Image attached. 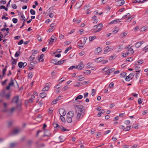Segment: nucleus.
Returning <instances> with one entry per match:
<instances>
[{
    "label": "nucleus",
    "mask_w": 148,
    "mask_h": 148,
    "mask_svg": "<svg viewBox=\"0 0 148 148\" xmlns=\"http://www.w3.org/2000/svg\"><path fill=\"white\" fill-rule=\"evenodd\" d=\"M143 1H141L140 0H135L133 2V3H142L143 2Z\"/></svg>",
    "instance_id": "nucleus-49"
},
{
    "label": "nucleus",
    "mask_w": 148,
    "mask_h": 148,
    "mask_svg": "<svg viewBox=\"0 0 148 148\" xmlns=\"http://www.w3.org/2000/svg\"><path fill=\"white\" fill-rule=\"evenodd\" d=\"M111 132L110 130H108L105 131L104 133V134L105 135H106L109 133Z\"/></svg>",
    "instance_id": "nucleus-64"
},
{
    "label": "nucleus",
    "mask_w": 148,
    "mask_h": 148,
    "mask_svg": "<svg viewBox=\"0 0 148 148\" xmlns=\"http://www.w3.org/2000/svg\"><path fill=\"white\" fill-rule=\"evenodd\" d=\"M69 88V87L68 86H65L63 88L62 90L63 91H65V90H67Z\"/></svg>",
    "instance_id": "nucleus-61"
},
{
    "label": "nucleus",
    "mask_w": 148,
    "mask_h": 148,
    "mask_svg": "<svg viewBox=\"0 0 148 148\" xmlns=\"http://www.w3.org/2000/svg\"><path fill=\"white\" fill-rule=\"evenodd\" d=\"M73 111H70L67 114L66 116L67 117L72 118L73 116Z\"/></svg>",
    "instance_id": "nucleus-12"
},
{
    "label": "nucleus",
    "mask_w": 148,
    "mask_h": 148,
    "mask_svg": "<svg viewBox=\"0 0 148 148\" xmlns=\"http://www.w3.org/2000/svg\"><path fill=\"white\" fill-rule=\"evenodd\" d=\"M126 73L125 72H123L120 74V76L121 77H124L126 75Z\"/></svg>",
    "instance_id": "nucleus-48"
},
{
    "label": "nucleus",
    "mask_w": 148,
    "mask_h": 148,
    "mask_svg": "<svg viewBox=\"0 0 148 148\" xmlns=\"http://www.w3.org/2000/svg\"><path fill=\"white\" fill-rule=\"evenodd\" d=\"M14 82L12 79H11L10 82L9 83L8 85L11 86L14 85Z\"/></svg>",
    "instance_id": "nucleus-38"
},
{
    "label": "nucleus",
    "mask_w": 148,
    "mask_h": 148,
    "mask_svg": "<svg viewBox=\"0 0 148 148\" xmlns=\"http://www.w3.org/2000/svg\"><path fill=\"white\" fill-rule=\"evenodd\" d=\"M96 38L95 36H90L89 38L90 41H91L95 39Z\"/></svg>",
    "instance_id": "nucleus-16"
},
{
    "label": "nucleus",
    "mask_w": 148,
    "mask_h": 148,
    "mask_svg": "<svg viewBox=\"0 0 148 148\" xmlns=\"http://www.w3.org/2000/svg\"><path fill=\"white\" fill-rule=\"evenodd\" d=\"M53 127H59L60 128V126L58 125V123L57 122H54L53 123Z\"/></svg>",
    "instance_id": "nucleus-28"
},
{
    "label": "nucleus",
    "mask_w": 148,
    "mask_h": 148,
    "mask_svg": "<svg viewBox=\"0 0 148 148\" xmlns=\"http://www.w3.org/2000/svg\"><path fill=\"white\" fill-rule=\"evenodd\" d=\"M51 133L50 131L48 130L45 131L44 136H51Z\"/></svg>",
    "instance_id": "nucleus-11"
},
{
    "label": "nucleus",
    "mask_w": 148,
    "mask_h": 148,
    "mask_svg": "<svg viewBox=\"0 0 148 148\" xmlns=\"http://www.w3.org/2000/svg\"><path fill=\"white\" fill-rule=\"evenodd\" d=\"M60 128L61 129V130L63 132H65L69 131V130H68L62 126L61 128L60 127Z\"/></svg>",
    "instance_id": "nucleus-35"
},
{
    "label": "nucleus",
    "mask_w": 148,
    "mask_h": 148,
    "mask_svg": "<svg viewBox=\"0 0 148 148\" xmlns=\"http://www.w3.org/2000/svg\"><path fill=\"white\" fill-rule=\"evenodd\" d=\"M134 76V75L133 73H130L125 78V80L128 82L130 81L133 77Z\"/></svg>",
    "instance_id": "nucleus-6"
},
{
    "label": "nucleus",
    "mask_w": 148,
    "mask_h": 148,
    "mask_svg": "<svg viewBox=\"0 0 148 148\" xmlns=\"http://www.w3.org/2000/svg\"><path fill=\"white\" fill-rule=\"evenodd\" d=\"M59 38L60 40H62L64 38V36L62 34H60L59 36Z\"/></svg>",
    "instance_id": "nucleus-60"
},
{
    "label": "nucleus",
    "mask_w": 148,
    "mask_h": 148,
    "mask_svg": "<svg viewBox=\"0 0 148 148\" xmlns=\"http://www.w3.org/2000/svg\"><path fill=\"white\" fill-rule=\"evenodd\" d=\"M115 58L116 57L115 55H112L110 56V57L109 58V60H112L113 59H115Z\"/></svg>",
    "instance_id": "nucleus-52"
},
{
    "label": "nucleus",
    "mask_w": 148,
    "mask_h": 148,
    "mask_svg": "<svg viewBox=\"0 0 148 148\" xmlns=\"http://www.w3.org/2000/svg\"><path fill=\"white\" fill-rule=\"evenodd\" d=\"M30 12L31 14L32 15H35L36 13L35 11L33 9H31L30 10Z\"/></svg>",
    "instance_id": "nucleus-47"
},
{
    "label": "nucleus",
    "mask_w": 148,
    "mask_h": 148,
    "mask_svg": "<svg viewBox=\"0 0 148 148\" xmlns=\"http://www.w3.org/2000/svg\"><path fill=\"white\" fill-rule=\"evenodd\" d=\"M87 39V38H84L82 40H81L78 42L77 45L79 49H82L84 47V45L86 43V40Z\"/></svg>",
    "instance_id": "nucleus-2"
},
{
    "label": "nucleus",
    "mask_w": 148,
    "mask_h": 148,
    "mask_svg": "<svg viewBox=\"0 0 148 148\" xmlns=\"http://www.w3.org/2000/svg\"><path fill=\"white\" fill-rule=\"evenodd\" d=\"M109 67H106L103 69L101 71V72L102 73H103L104 72H106L109 70Z\"/></svg>",
    "instance_id": "nucleus-17"
},
{
    "label": "nucleus",
    "mask_w": 148,
    "mask_h": 148,
    "mask_svg": "<svg viewBox=\"0 0 148 148\" xmlns=\"http://www.w3.org/2000/svg\"><path fill=\"white\" fill-rule=\"evenodd\" d=\"M76 112V118L78 120L82 118L85 114V112L84 108L82 106L76 105L75 106Z\"/></svg>",
    "instance_id": "nucleus-1"
},
{
    "label": "nucleus",
    "mask_w": 148,
    "mask_h": 148,
    "mask_svg": "<svg viewBox=\"0 0 148 148\" xmlns=\"http://www.w3.org/2000/svg\"><path fill=\"white\" fill-rule=\"evenodd\" d=\"M78 80L79 81H81L83 80L85 78L84 77H82V75H80L78 76Z\"/></svg>",
    "instance_id": "nucleus-23"
},
{
    "label": "nucleus",
    "mask_w": 148,
    "mask_h": 148,
    "mask_svg": "<svg viewBox=\"0 0 148 148\" xmlns=\"http://www.w3.org/2000/svg\"><path fill=\"white\" fill-rule=\"evenodd\" d=\"M127 48L128 49V51L129 53L132 54L134 53L133 49L132 48H131V47H130V45L128 46Z\"/></svg>",
    "instance_id": "nucleus-13"
},
{
    "label": "nucleus",
    "mask_w": 148,
    "mask_h": 148,
    "mask_svg": "<svg viewBox=\"0 0 148 148\" xmlns=\"http://www.w3.org/2000/svg\"><path fill=\"white\" fill-rule=\"evenodd\" d=\"M28 76L29 77L32 78L33 76V74L32 73H29L28 75Z\"/></svg>",
    "instance_id": "nucleus-59"
},
{
    "label": "nucleus",
    "mask_w": 148,
    "mask_h": 148,
    "mask_svg": "<svg viewBox=\"0 0 148 148\" xmlns=\"http://www.w3.org/2000/svg\"><path fill=\"white\" fill-rule=\"evenodd\" d=\"M83 96L81 95H79L75 99V101H77L78 99H81L83 98Z\"/></svg>",
    "instance_id": "nucleus-27"
},
{
    "label": "nucleus",
    "mask_w": 148,
    "mask_h": 148,
    "mask_svg": "<svg viewBox=\"0 0 148 148\" xmlns=\"http://www.w3.org/2000/svg\"><path fill=\"white\" fill-rule=\"evenodd\" d=\"M123 48V45H119L117 48L118 49V50L117 51L118 52H119Z\"/></svg>",
    "instance_id": "nucleus-19"
},
{
    "label": "nucleus",
    "mask_w": 148,
    "mask_h": 148,
    "mask_svg": "<svg viewBox=\"0 0 148 148\" xmlns=\"http://www.w3.org/2000/svg\"><path fill=\"white\" fill-rule=\"evenodd\" d=\"M117 4L119 6H121L125 3L124 0H120L117 1Z\"/></svg>",
    "instance_id": "nucleus-10"
},
{
    "label": "nucleus",
    "mask_w": 148,
    "mask_h": 148,
    "mask_svg": "<svg viewBox=\"0 0 148 148\" xmlns=\"http://www.w3.org/2000/svg\"><path fill=\"white\" fill-rule=\"evenodd\" d=\"M103 60V58L102 57L96 59V61L97 62H100Z\"/></svg>",
    "instance_id": "nucleus-31"
},
{
    "label": "nucleus",
    "mask_w": 148,
    "mask_h": 148,
    "mask_svg": "<svg viewBox=\"0 0 148 148\" xmlns=\"http://www.w3.org/2000/svg\"><path fill=\"white\" fill-rule=\"evenodd\" d=\"M43 56L44 55L43 54H41L40 55V58H38L39 62H42L44 60L42 59Z\"/></svg>",
    "instance_id": "nucleus-21"
},
{
    "label": "nucleus",
    "mask_w": 148,
    "mask_h": 148,
    "mask_svg": "<svg viewBox=\"0 0 148 148\" xmlns=\"http://www.w3.org/2000/svg\"><path fill=\"white\" fill-rule=\"evenodd\" d=\"M34 55H32L29 58V59L30 61H32L34 59Z\"/></svg>",
    "instance_id": "nucleus-33"
},
{
    "label": "nucleus",
    "mask_w": 148,
    "mask_h": 148,
    "mask_svg": "<svg viewBox=\"0 0 148 148\" xmlns=\"http://www.w3.org/2000/svg\"><path fill=\"white\" fill-rule=\"evenodd\" d=\"M20 51H18L16 52L14 55V56L15 57H18L19 55L20 54Z\"/></svg>",
    "instance_id": "nucleus-37"
},
{
    "label": "nucleus",
    "mask_w": 148,
    "mask_h": 148,
    "mask_svg": "<svg viewBox=\"0 0 148 148\" xmlns=\"http://www.w3.org/2000/svg\"><path fill=\"white\" fill-rule=\"evenodd\" d=\"M102 51V49L100 47H98L96 49L95 52L96 53L98 54L100 53Z\"/></svg>",
    "instance_id": "nucleus-14"
},
{
    "label": "nucleus",
    "mask_w": 148,
    "mask_h": 148,
    "mask_svg": "<svg viewBox=\"0 0 148 148\" xmlns=\"http://www.w3.org/2000/svg\"><path fill=\"white\" fill-rule=\"evenodd\" d=\"M14 110L15 108H12L10 110H8L7 108H4L3 110V111L6 113L8 115H10L13 113Z\"/></svg>",
    "instance_id": "nucleus-3"
},
{
    "label": "nucleus",
    "mask_w": 148,
    "mask_h": 148,
    "mask_svg": "<svg viewBox=\"0 0 148 148\" xmlns=\"http://www.w3.org/2000/svg\"><path fill=\"white\" fill-rule=\"evenodd\" d=\"M115 70V68H113L110 69L109 71V72L110 73H112Z\"/></svg>",
    "instance_id": "nucleus-62"
},
{
    "label": "nucleus",
    "mask_w": 148,
    "mask_h": 148,
    "mask_svg": "<svg viewBox=\"0 0 148 148\" xmlns=\"http://www.w3.org/2000/svg\"><path fill=\"white\" fill-rule=\"evenodd\" d=\"M21 17L23 19H21V20L24 22L25 21V17L23 14H21Z\"/></svg>",
    "instance_id": "nucleus-57"
},
{
    "label": "nucleus",
    "mask_w": 148,
    "mask_h": 148,
    "mask_svg": "<svg viewBox=\"0 0 148 148\" xmlns=\"http://www.w3.org/2000/svg\"><path fill=\"white\" fill-rule=\"evenodd\" d=\"M76 83L77 84L74 85V86L75 87L79 86L83 84L82 83H81L80 82H77Z\"/></svg>",
    "instance_id": "nucleus-32"
},
{
    "label": "nucleus",
    "mask_w": 148,
    "mask_h": 148,
    "mask_svg": "<svg viewBox=\"0 0 148 148\" xmlns=\"http://www.w3.org/2000/svg\"><path fill=\"white\" fill-rule=\"evenodd\" d=\"M52 62L54 64H55L56 63H57V60H56V59H53L52 60Z\"/></svg>",
    "instance_id": "nucleus-63"
},
{
    "label": "nucleus",
    "mask_w": 148,
    "mask_h": 148,
    "mask_svg": "<svg viewBox=\"0 0 148 148\" xmlns=\"http://www.w3.org/2000/svg\"><path fill=\"white\" fill-rule=\"evenodd\" d=\"M91 71L89 70H85L83 73H84L86 75H88L91 73Z\"/></svg>",
    "instance_id": "nucleus-29"
},
{
    "label": "nucleus",
    "mask_w": 148,
    "mask_h": 148,
    "mask_svg": "<svg viewBox=\"0 0 148 148\" xmlns=\"http://www.w3.org/2000/svg\"><path fill=\"white\" fill-rule=\"evenodd\" d=\"M141 45V43L140 42H138L135 45V47L137 48H139Z\"/></svg>",
    "instance_id": "nucleus-30"
},
{
    "label": "nucleus",
    "mask_w": 148,
    "mask_h": 148,
    "mask_svg": "<svg viewBox=\"0 0 148 148\" xmlns=\"http://www.w3.org/2000/svg\"><path fill=\"white\" fill-rule=\"evenodd\" d=\"M54 39H51L49 41V45H52L54 41Z\"/></svg>",
    "instance_id": "nucleus-41"
},
{
    "label": "nucleus",
    "mask_w": 148,
    "mask_h": 148,
    "mask_svg": "<svg viewBox=\"0 0 148 148\" xmlns=\"http://www.w3.org/2000/svg\"><path fill=\"white\" fill-rule=\"evenodd\" d=\"M48 90L49 87L45 86V87L43 88L42 90L44 91H47Z\"/></svg>",
    "instance_id": "nucleus-54"
},
{
    "label": "nucleus",
    "mask_w": 148,
    "mask_h": 148,
    "mask_svg": "<svg viewBox=\"0 0 148 148\" xmlns=\"http://www.w3.org/2000/svg\"><path fill=\"white\" fill-rule=\"evenodd\" d=\"M47 95L45 92H42L40 94V96L42 98H43L45 97Z\"/></svg>",
    "instance_id": "nucleus-25"
},
{
    "label": "nucleus",
    "mask_w": 148,
    "mask_h": 148,
    "mask_svg": "<svg viewBox=\"0 0 148 148\" xmlns=\"http://www.w3.org/2000/svg\"><path fill=\"white\" fill-rule=\"evenodd\" d=\"M131 126H127L125 128V127L123 129V131H129L131 129Z\"/></svg>",
    "instance_id": "nucleus-24"
},
{
    "label": "nucleus",
    "mask_w": 148,
    "mask_h": 148,
    "mask_svg": "<svg viewBox=\"0 0 148 148\" xmlns=\"http://www.w3.org/2000/svg\"><path fill=\"white\" fill-rule=\"evenodd\" d=\"M71 49V47H69L66 49L64 51V53H67V52L70 49Z\"/></svg>",
    "instance_id": "nucleus-44"
},
{
    "label": "nucleus",
    "mask_w": 148,
    "mask_h": 148,
    "mask_svg": "<svg viewBox=\"0 0 148 148\" xmlns=\"http://www.w3.org/2000/svg\"><path fill=\"white\" fill-rule=\"evenodd\" d=\"M16 145V144L14 143H12L10 144V148H13Z\"/></svg>",
    "instance_id": "nucleus-56"
},
{
    "label": "nucleus",
    "mask_w": 148,
    "mask_h": 148,
    "mask_svg": "<svg viewBox=\"0 0 148 148\" xmlns=\"http://www.w3.org/2000/svg\"><path fill=\"white\" fill-rule=\"evenodd\" d=\"M143 51H145V52H146L148 51V45H147L144 47L143 49Z\"/></svg>",
    "instance_id": "nucleus-39"
},
{
    "label": "nucleus",
    "mask_w": 148,
    "mask_h": 148,
    "mask_svg": "<svg viewBox=\"0 0 148 148\" xmlns=\"http://www.w3.org/2000/svg\"><path fill=\"white\" fill-rule=\"evenodd\" d=\"M114 47H111L110 46L107 47L104 51V54H106L109 52L110 51L113 49Z\"/></svg>",
    "instance_id": "nucleus-4"
},
{
    "label": "nucleus",
    "mask_w": 148,
    "mask_h": 148,
    "mask_svg": "<svg viewBox=\"0 0 148 148\" xmlns=\"http://www.w3.org/2000/svg\"><path fill=\"white\" fill-rule=\"evenodd\" d=\"M59 112L60 115V116H65L66 113L65 109L63 108H60L59 109Z\"/></svg>",
    "instance_id": "nucleus-5"
},
{
    "label": "nucleus",
    "mask_w": 148,
    "mask_h": 148,
    "mask_svg": "<svg viewBox=\"0 0 148 148\" xmlns=\"http://www.w3.org/2000/svg\"><path fill=\"white\" fill-rule=\"evenodd\" d=\"M121 22V19H117L114 20L110 22L108 24L109 25L111 24H115Z\"/></svg>",
    "instance_id": "nucleus-8"
},
{
    "label": "nucleus",
    "mask_w": 148,
    "mask_h": 148,
    "mask_svg": "<svg viewBox=\"0 0 148 148\" xmlns=\"http://www.w3.org/2000/svg\"><path fill=\"white\" fill-rule=\"evenodd\" d=\"M140 68L139 67H138V66H136L135 68V69L136 70V72H142V71L141 70H140L139 71H138V70Z\"/></svg>",
    "instance_id": "nucleus-40"
},
{
    "label": "nucleus",
    "mask_w": 148,
    "mask_h": 148,
    "mask_svg": "<svg viewBox=\"0 0 148 148\" xmlns=\"http://www.w3.org/2000/svg\"><path fill=\"white\" fill-rule=\"evenodd\" d=\"M64 60H60L57 62V63L55 64L56 65H60L64 62Z\"/></svg>",
    "instance_id": "nucleus-18"
},
{
    "label": "nucleus",
    "mask_w": 148,
    "mask_h": 148,
    "mask_svg": "<svg viewBox=\"0 0 148 148\" xmlns=\"http://www.w3.org/2000/svg\"><path fill=\"white\" fill-rule=\"evenodd\" d=\"M36 63L33 62H32L30 63L29 66L31 67L34 66L35 65Z\"/></svg>",
    "instance_id": "nucleus-43"
},
{
    "label": "nucleus",
    "mask_w": 148,
    "mask_h": 148,
    "mask_svg": "<svg viewBox=\"0 0 148 148\" xmlns=\"http://www.w3.org/2000/svg\"><path fill=\"white\" fill-rule=\"evenodd\" d=\"M77 66V69L78 70H81L84 67V65L83 64V62H81Z\"/></svg>",
    "instance_id": "nucleus-7"
},
{
    "label": "nucleus",
    "mask_w": 148,
    "mask_h": 148,
    "mask_svg": "<svg viewBox=\"0 0 148 148\" xmlns=\"http://www.w3.org/2000/svg\"><path fill=\"white\" fill-rule=\"evenodd\" d=\"M133 60V59L132 58V57H130L128 58H127L126 61L127 62H131Z\"/></svg>",
    "instance_id": "nucleus-42"
},
{
    "label": "nucleus",
    "mask_w": 148,
    "mask_h": 148,
    "mask_svg": "<svg viewBox=\"0 0 148 148\" xmlns=\"http://www.w3.org/2000/svg\"><path fill=\"white\" fill-rule=\"evenodd\" d=\"M7 67L6 66L5 68L3 70L2 73H3V76H4L5 75V72L6 71Z\"/></svg>",
    "instance_id": "nucleus-36"
},
{
    "label": "nucleus",
    "mask_w": 148,
    "mask_h": 148,
    "mask_svg": "<svg viewBox=\"0 0 148 148\" xmlns=\"http://www.w3.org/2000/svg\"><path fill=\"white\" fill-rule=\"evenodd\" d=\"M12 21L14 23H16L17 22L18 20L17 18H14L12 19Z\"/></svg>",
    "instance_id": "nucleus-51"
},
{
    "label": "nucleus",
    "mask_w": 148,
    "mask_h": 148,
    "mask_svg": "<svg viewBox=\"0 0 148 148\" xmlns=\"http://www.w3.org/2000/svg\"><path fill=\"white\" fill-rule=\"evenodd\" d=\"M79 3H77L75 5V8L78 9L79 8L81 7V5H80L79 6H78Z\"/></svg>",
    "instance_id": "nucleus-45"
},
{
    "label": "nucleus",
    "mask_w": 148,
    "mask_h": 148,
    "mask_svg": "<svg viewBox=\"0 0 148 148\" xmlns=\"http://www.w3.org/2000/svg\"><path fill=\"white\" fill-rule=\"evenodd\" d=\"M19 130L18 129H15L12 132V134L15 135L17 134L19 132Z\"/></svg>",
    "instance_id": "nucleus-15"
},
{
    "label": "nucleus",
    "mask_w": 148,
    "mask_h": 148,
    "mask_svg": "<svg viewBox=\"0 0 148 148\" xmlns=\"http://www.w3.org/2000/svg\"><path fill=\"white\" fill-rule=\"evenodd\" d=\"M72 118L67 117L66 121L68 123H71L72 121Z\"/></svg>",
    "instance_id": "nucleus-26"
},
{
    "label": "nucleus",
    "mask_w": 148,
    "mask_h": 148,
    "mask_svg": "<svg viewBox=\"0 0 148 148\" xmlns=\"http://www.w3.org/2000/svg\"><path fill=\"white\" fill-rule=\"evenodd\" d=\"M148 28V27L147 26H144L140 29V31L143 32L145 30H146Z\"/></svg>",
    "instance_id": "nucleus-22"
},
{
    "label": "nucleus",
    "mask_w": 148,
    "mask_h": 148,
    "mask_svg": "<svg viewBox=\"0 0 148 148\" xmlns=\"http://www.w3.org/2000/svg\"><path fill=\"white\" fill-rule=\"evenodd\" d=\"M16 61L17 60H12V65H16Z\"/></svg>",
    "instance_id": "nucleus-58"
},
{
    "label": "nucleus",
    "mask_w": 148,
    "mask_h": 148,
    "mask_svg": "<svg viewBox=\"0 0 148 148\" xmlns=\"http://www.w3.org/2000/svg\"><path fill=\"white\" fill-rule=\"evenodd\" d=\"M77 66H71L70 68L68 69L69 70H72L73 69H77Z\"/></svg>",
    "instance_id": "nucleus-46"
},
{
    "label": "nucleus",
    "mask_w": 148,
    "mask_h": 148,
    "mask_svg": "<svg viewBox=\"0 0 148 148\" xmlns=\"http://www.w3.org/2000/svg\"><path fill=\"white\" fill-rule=\"evenodd\" d=\"M127 34V33L126 32H124L123 33H122L121 35V36L122 37H123L125 36H126Z\"/></svg>",
    "instance_id": "nucleus-55"
},
{
    "label": "nucleus",
    "mask_w": 148,
    "mask_h": 148,
    "mask_svg": "<svg viewBox=\"0 0 148 148\" xmlns=\"http://www.w3.org/2000/svg\"><path fill=\"white\" fill-rule=\"evenodd\" d=\"M18 66L19 68H21L23 67V62H20L18 64Z\"/></svg>",
    "instance_id": "nucleus-34"
},
{
    "label": "nucleus",
    "mask_w": 148,
    "mask_h": 148,
    "mask_svg": "<svg viewBox=\"0 0 148 148\" xmlns=\"http://www.w3.org/2000/svg\"><path fill=\"white\" fill-rule=\"evenodd\" d=\"M81 21V20L80 19H76L75 18H74L73 20V21L74 22H75V23H77V24L79 23Z\"/></svg>",
    "instance_id": "nucleus-20"
},
{
    "label": "nucleus",
    "mask_w": 148,
    "mask_h": 148,
    "mask_svg": "<svg viewBox=\"0 0 148 148\" xmlns=\"http://www.w3.org/2000/svg\"><path fill=\"white\" fill-rule=\"evenodd\" d=\"M19 100V97L18 95H17L14 97L13 98L12 102L17 103Z\"/></svg>",
    "instance_id": "nucleus-9"
},
{
    "label": "nucleus",
    "mask_w": 148,
    "mask_h": 148,
    "mask_svg": "<svg viewBox=\"0 0 148 148\" xmlns=\"http://www.w3.org/2000/svg\"><path fill=\"white\" fill-rule=\"evenodd\" d=\"M95 94V89H92V93H91V95L92 96H93Z\"/></svg>",
    "instance_id": "nucleus-53"
},
{
    "label": "nucleus",
    "mask_w": 148,
    "mask_h": 148,
    "mask_svg": "<svg viewBox=\"0 0 148 148\" xmlns=\"http://www.w3.org/2000/svg\"><path fill=\"white\" fill-rule=\"evenodd\" d=\"M130 123V122L129 120H126L125 121L124 123L126 124L127 125H129Z\"/></svg>",
    "instance_id": "nucleus-50"
}]
</instances>
